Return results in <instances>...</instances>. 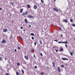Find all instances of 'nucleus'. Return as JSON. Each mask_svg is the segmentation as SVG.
<instances>
[{"label":"nucleus","mask_w":75,"mask_h":75,"mask_svg":"<svg viewBox=\"0 0 75 75\" xmlns=\"http://www.w3.org/2000/svg\"><path fill=\"white\" fill-rule=\"evenodd\" d=\"M61 67H62V68H64V66L63 65H61Z\"/></svg>","instance_id":"c756f323"},{"label":"nucleus","mask_w":75,"mask_h":75,"mask_svg":"<svg viewBox=\"0 0 75 75\" xmlns=\"http://www.w3.org/2000/svg\"><path fill=\"white\" fill-rule=\"evenodd\" d=\"M27 14H28V11H26L25 12H23V13L22 15L23 16H24L27 15Z\"/></svg>","instance_id":"f257e3e1"},{"label":"nucleus","mask_w":75,"mask_h":75,"mask_svg":"<svg viewBox=\"0 0 75 75\" xmlns=\"http://www.w3.org/2000/svg\"><path fill=\"white\" fill-rule=\"evenodd\" d=\"M56 1V0H54V1Z\"/></svg>","instance_id":"5fc2aeb1"},{"label":"nucleus","mask_w":75,"mask_h":75,"mask_svg":"<svg viewBox=\"0 0 75 75\" xmlns=\"http://www.w3.org/2000/svg\"><path fill=\"white\" fill-rule=\"evenodd\" d=\"M31 35H32V36H34V34L33 33H31Z\"/></svg>","instance_id":"4be33fe9"},{"label":"nucleus","mask_w":75,"mask_h":75,"mask_svg":"<svg viewBox=\"0 0 75 75\" xmlns=\"http://www.w3.org/2000/svg\"><path fill=\"white\" fill-rule=\"evenodd\" d=\"M23 31H25V30H24V29L23 30Z\"/></svg>","instance_id":"864d4df0"},{"label":"nucleus","mask_w":75,"mask_h":75,"mask_svg":"<svg viewBox=\"0 0 75 75\" xmlns=\"http://www.w3.org/2000/svg\"><path fill=\"white\" fill-rule=\"evenodd\" d=\"M21 29H23V27H21Z\"/></svg>","instance_id":"c03bdc74"},{"label":"nucleus","mask_w":75,"mask_h":75,"mask_svg":"<svg viewBox=\"0 0 75 75\" xmlns=\"http://www.w3.org/2000/svg\"><path fill=\"white\" fill-rule=\"evenodd\" d=\"M59 75H61V74H59Z\"/></svg>","instance_id":"6e6d98bb"},{"label":"nucleus","mask_w":75,"mask_h":75,"mask_svg":"<svg viewBox=\"0 0 75 75\" xmlns=\"http://www.w3.org/2000/svg\"><path fill=\"white\" fill-rule=\"evenodd\" d=\"M27 7L28 8H30V5H27Z\"/></svg>","instance_id":"dca6fc26"},{"label":"nucleus","mask_w":75,"mask_h":75,"mask_svg":"<svg viewBox=\"0 0 75 75\" xmlns=\"http://www.w3.org/2000/svg\"><path fill=\"white\" fill-rule=\"evenodd\" d=\"M70 54L71 55H73V54H72V52H70Z\"/></svg>","instance_id":"393cba45"},{"label":"nucleus","mask_w":75,"mask_h":75,"mask_svg":"<svg viewBox=\"0 0 75 75\" xmlns=\"http://www.w3.org/2000/svg\"><path fill=\"white\" fill-rule=\"evenodd\" d=\"M70 22L72 23V22H73V21H72V19H70Z\"/></svg>","instance_id":"f3484780"},{"label":"nucleus","mask_w":75,"mask_h":75,"mask_svg":"<svg viewBox=\"0 0 75 75\" xmlns=\"http://www.w3.org/2000/svg\"><path fill=\"white\" fill-rule=\"evenodd\" d=\"M53 10L55 11H57V12H58V10L57 9V8H53Z\"/></svg>","instance_id":"20e7f679"},{"label":"nucleus","mask_w":75,"mask_h":75,"mask_svg":"<svg viewBox=\"0 0 75 75\" xmlns=\"http://www.w3.org/2000/svg\"><path fill=\"white\" fill-rule=\"evenodd\" d=\"M5 60H6V59H5Z\"/></svg>","instance_id":"4d7b16f0"},{"label":"nucleus","mask_w":75,"mask_h":75,"mask_svg":"<svg viewBox=\"0 0 75 75\" xmlns=\"http://www.w3.org/2000/svg\"><path fill=\"white\" fill-rule=\"evenodd\" d=\"M39 42L41 45H42V41L41 40H39Z\"/></svg>","instance_id":"6e6552de"},{"label":"nucleus","mask_w":75,"mask_h":75,"mask_svg":"<svg viewBox=\"0 0 75 75\" xmlns=\"http://www.w3.org/2000/svg\"><path fill=\"white\" fill-rule=\"evenodd\" d=\"M20 38L21 39H22V38L21 37H20Z\"/></svg>","instance_id":"49530a36"},{"label":"nucleus","mask_w":75,"mask_h":75,"mask_svg":"<svg viewBox=\"0 0 75 75\" xmlns=\"http://www.w3.org/2000/svg\"><path fill=\"white\" fill-rule=\"evenodd\" d=\"M41 74L42 75H44V72H42L41 73Z\"/></svg>","instance_id":"c85d7f7f"},{"label":"nucleus","mask_w":75,"mask_h":75,"mask_svg":"<svg viewBox=\"0 0 75 75\" xmlns=\"http://www.w3.org/2000/svg\"><path fill=\"white\" fill-rule=\"evenodd\" d=\"M57 69H58V71H59V72H61V71L60 70V68H59V67H57Z\"/></svg>","instance_id":"1a4fd4ad"},{"label":"nucleus","mask_w":75,"mask_h":75,"mask_svg":"<svg viewBox=\"0 0 75 75\" xmlns=\"http://www.w3.org/2000/svg\"><path fill=\"white\" fill-rule=\"evenodd\" d=\"M47 68L48 69H49V68H50V67H49L48 66H47Z\"/></svg>","instance_id":"c9c22d12"},{"label":"nucleus","mask_w":75,"mask_h":75,"mask_svg":"<svg viewBox=\"0 0 75 75\" xmlns=\"http://www.w3.org/2000/svg\"><path fill=\"white\" fill-rule=\"evenodd\" d=\"M35 57V55H34V57Z\"/></svg>","instance_id":"3c124183"},{"label":"nucleus","mask_w":75,"mask_h":75,"mask_svg":"<svg viewBox=\"0 0 75 75\" xmlns=\"http://www.w3.org/2000/svg\"><path fill=\"white\" fill-rule=\"evenodd\" d=\"M34 44H35V46H36V45L37 44V43L35 42H34Z\"/></svg>","instance_id":"a878e982"},{"label":"nucleus","mask_w":75,"mask_h":75,"mask_svg":"<svg viewBox=\"0 0 75 75\" xmlns=\"http://www.w3.org/2000/svg\"><path fill=\"white\" fill-rule=\"evenodd\" d=\"M16 74L17 75H19V73H18V72H16Z\"/></svg>","instance_id":"412c9836"},{"label":"nucleus","mask_w":75,"mask_h":75,"mask_svg":"<svg viewBox=\"0 0 75 75\" xmlns=\"http://www.w3.org/2000/svg\"><path fill=\"white\" fill-rule=\"evenodd\" d=\"M72 26L73 27H75V24H72Z\"/></svg>","instance_id":"5701e85b"},{"label":"nucleus","mask_w":75,"mask_h":75,"mask_svg":"<svg viewBox=\"0 0 75 75\" xmlns=\"http://www.w3.org/2000/svg\"><path fill=\"white\" fill-rule=\"evenodd\" d=\"M7 66H8V65H8V64H7Z\"/></svg>","instance_id":"603ef678"},{"label":"nucleus","mask_w":75,"mask_h":75,"mask_svg":"<svg viewBox=\"0 0 75 75\" xmlns=\"http://www.w3.org/2000/svg\"><path fill=\"white\" fill-rule=\"evenodd\" d=\"M21 71H22V72L23 74H24V71L23 70V69L21 70Z\"/></svg>","instance_id":"2eb2a0df"},{"label":"nucleus","mask_w":75,"mask_h":75,"mask_svg":"<svg viewBox=\"0 0 75 75\" xmlns=\"http://www.w3.org/2000/svg\"><path fill=\"white\" fill-rule=\"evenodd\" d=\"M32 39V40H34V37H31Z\"/></svg>","instance_id":"bb28decb"},{"label":"nucleus","mask_w":75,"mask_h":75,"mask_svg":"<svg viewBox=\"0 0 75 75\" xmlns=\"http://www.w3.org/2000/svg\"><path fill=\"white\" fill-rule=\"evenodd\" d=\"M54 41H56L57 42H58V40H54Z\"/></svg>","instance_id":"473e14b6"},{"label":"nucleus","mask_w":75,"mask_h":75,"mask_svg":"<svg viewBox=\"0 0 75 75\" xmlns=\"http://www.w3.org/2000/svg\"><path fill=\"white\" fill-rule=\"evenodd\" d=\"M6 75H8V73H6Z\"/></svg>","instance_id":"8fccbe9b"},{"label":"nucleus","mask_w":75,"mask_h":75,"mask_svg":"<svg viewBox=\"0 0 75 75\" xmlns=\"http://www.w3.org/2000/svg\"><path fill=\"white\" fill-rule=\"evenodd\" d=\"M52 64L53 65V67H55V63L53 62H52Z\"/></svg>","instance_id":"a211bd4d"},{"label":"nucleus","mask_w":75,"mask_h":75,"mask_svg":"<svg viewBox=\"0 0 75 75\" xmlns=\"http://www.w3.org/2000/svg\"><path fill=\"white\" fill-rule=\"evenodd\" d=\"M41 1V2L42 3H43V1H42V0H40Z\"/></svg>","instance_id":"f704fd0d"},{"label":"nucleus","mask_w":75,"mask_h":75,"mask_svg":"<svg viewBox=\"0 0 75 75\" xmlns=\"http://www.w3.org/2000/svg\"><path fill=\"white\" fill-rule=\"evenodd\" d=\"M21 41H23V40L22 38L21 39Z\"/></svg>","instance_id":"de8ad7c7"},{"label":"nucleus","mask_w":75,"mask_h":75,"mask_svg":"<svg viewBox=\"0 0 75 75\" xmlns=\"http://www.w3.org/2000/svg\"><path fill=\"white\" fill-rule=\"evenodd\" d=\"M0 10H1H1H2V8H0Z\"/></svg>","instance_id":"4c0bfd02"},{"label":"nucleus","mask_w":75,"mask_h":75,"mask_svg":"<svg viewBox=\"0 0 75 75\" xmlns=\"http://www.w3.org/2000/svg\"><path fill=\"white\" fill-rule=\"evenodd\" d=\"M25 23H26V24L28 23V21H27V20L26 19H25Z\"/></svg>","instance_id":"9b49d317"},{"label":"nucleus","mask_w":75,"mask_h":75,"mask_svg":"<svg viewBox=\"0 0 75 75\" xmlns=\"http://www.w3.org/2000/svg\"><path fill=\"white\" fill-rule=\"evenodd\" d=\"M37 68V66H35V68Z\"/></svg>","instance_id":"ea45409f"},{"label":"nucleus","mask_w":75,"mask_h":75,"mask_svg":"<svg viewBox=\"0 0 75 75\" xmlns=\"http://www.w3.org/2000/svg\"><path fill=\"white\" fill-rule=\"evenodd\" d=\"M3 61V58L1 57H0V61Z\"/></svg>","instance_id":"ddd939ff"},{"label":"nucleus","mask_w":75,"mask_h":75,"mask_svg":"<svg viewBox=\"0 0 75 75\" xmlns=\"http://www.w3.org/2000/svg\"><path fill=\"white\" fill-rule=\"evenodd\" d=\"M62 60H63L64 61H65V60H68V59L67 58H62Z\"/></svg>","instance_id":"423d86ee"},{"label":"nucleus","mask_w":75,"mask_h":75,"mask_svg":"<svg viewBox=\"0 0 75 75\" xmlns=\"http://www.w3.org/2000/svg\"><path fill=\"white\" fill-rule=\"evenodd\" d=\"M59 44L60 43H61V41H59V42H58Z\"/></svg>","instance_id":"a19ab883"},{"label":"nucleus","mask_w":75,"mask_h":75,"mask_svg":"<svg viewBox=\"0 0 75 75\" xmlns=\"http://www.w3.org/2000/svg\"><path fill=\"white\" fill-rule=\"evenodd\" d=\"M63 22H64V23H68V21L67 19H65V20L64 19L63 20Z\"/></svg>","instance_id":"7ed1b4c3"},{"label":"nucleus","mask_w":75,"mask_h":75,"mask_svg":"<svg viewBox=\"0 0 75 75\" xmlns=\"http://www.w3.org/2000/svg\"><path fill=\"white\" fill-rule=\"evenodd\" d=\"M56 52H58V50H56Z\"/></svg>","instance_id":"09e8293b"},{"label":"nucleus","mask_w":75,"mask_h":75,"mask_svg":"<svg viewBox=\"0 0 75 75\" xmlns=\"http://www.w3.org/2000/svg\"><path fill=\"white\" fill-rule=\"evenodd\" d=\"M28 18H33L34 17V16H32L31 15H28Z\"/></svg>","instance_id":"f03ea898"},{"label":"nucleus","mask_w":75,"mask_h":75,"mask_svg":"<svg viewBox=\"0 0 75 75\" xmlns=\"http://www.w3.org/2000/svg\"><path fill=\"white\" fill-rule=\"evenodd\" d=\"M40 54L41 56H43V55H42V53H40Z\"/></svg>","instance_id":"72a5a7b5"},{"label":"nucleus","mask_w":75,"mask_h":75,"mask_svg":"<svg viewBox=\"0 0 75 75\" xmlns=\"http://www.w3.org/2000/svg\"><path fill=\"white\" fill-rule=\"evenodd\" d=\"M17 64L18 66H19V65H20V63H18Z\"/></svg>","instance_id":"cd10ccee"},{"label":"nucleus","mask_w":75,"mask_h":75,"mask_svg":"<svg viewBox=\"0 0 75 75\" xmlns=\"http://www.w3.org/2000/svg\"><path fill=\"white\" fill-rule=\"evenodd\" d=\"M37 8V6L34 5V8L35 9H36Z\"/></svg>","instance_id":"4468645a"},{"label":"nucleus","mask_w":75,"mask_h":75,"mask_svg":"<svg viewBox=\"0 0 75 75\" xmlns=\"http://www.w3.org/2000/svg\"><path fill=\"white\" fill-rule=\"evenodd\" d=\"M17 49H15V52H17Z\"/></svg>","instance_id":"58836bf2"},{"label":"nucleus","mask_w":75,"mask_h":75,"mask_svg":"<svg viewBox=\"0 0 75 75\" xmlns=\"http://www.w3.org/2000/svg\"><path fill=\"white\" fill-rule=\"evenodd\" d=\"M25 58L27 60H28V57L27 56H25Z\"/></svg>","instance_id":"9d476101"},{"label":"nucleus","mask_w":75,"mask_h":75,"mask_svg":"<svg viewBox=\"0 0 75 75\" xmlns=\"http://www.w3.org/2000/svg\"><path fill=\"white\" fill-rule=\"evenodd\" d=\"M29 27H31V25H29Z\"/></svg>","instance_id":"37998d69"},{"label":"nucleus","mask_w":75,"mask_h":75,"mask_svg":"<svg viewBox=\"0 0 75 75\" xmlns=\"http://www.w3.org/2000/svg\"><path fill=\"white\" fill-rule=\"evenodd\" d=\"M7 29L6 28H5V29H4V32H7Z\"/></svg>","instance_id":"0eeeda50"},{"label":"nucleus","mask_w":75,"mask_h":75,"mask_svg":"<svg viewBox=\"0 0 75 75\" xmlns=\"http://www.w3.org/2000/svg\"><path fill=\"white\" fill-rule=\"evenodd\" d=\"M1 43L2 44H5V43H6V42L3 39V41H2L1 42Z\"/></svg>","instance_id":"39448f33"},{"label":"nucleus","mask_w":75,"mask_h":75,"mask_svg":"<svg viewBox=\"0 0 75 75\" xmlns=\"http://www.w3.org/2000/svg\"><path fill=\"white\" fill-rule=\"evenodd\" d=\"M61 37H63V35L62 34L61 35Z\"/></svg>","instance_id":"e433bc0d"},{"label":"nucleus","mask_w":75,"mask_h":75,"mask_svg":"<svg viewBox=\"0 0 75 75\" xmlns=\"http://www.w3.org/2000/svg\"><path fill=\"white\" fill-rule=\"evenodd\" d=\"M63 50V49H62V48L60 51H62Z\"/></svg>","instance_id":"2f4dec72"},{"label":"nucleus","mask_w":75,"mask_h":75,"mask_svg":"<svg viewBox=\"0 0 75 75\" xmlns=\"http://www.w3.org/2000/svg\"><path fill=\"white\" fill-rule=\"evenodd\" d=\"M58 28H59V30H61V31H62V29L60 27H58Z\"/></svg>","instance_id":"aec40b11"},{"label":"nucleus","mask_w":75,"mask_h":75,"mask_svg":"<svg viewBox=\"0 0 75 75\" xmlns=\"http://www.w3.org/2000/svg\"><path fill=\"white\" fill-rule=\"evenodd\" d=\"M65 46H66V47H67V45H65Z\"/></svg>","instance_id":"a18cd8bd"},{"label":"nucleus","mask_w":75,"mask_h":75,"mask_svg":"<svg viewBox=\"0 0 75 75\" xmlns=\"http://www.w3.org/2000/svg\"><path fill=\"white\" fill-rule=\"evenodd\" d=\"M11 4L12 5H13V4H14V2H11Z\"/></svg>","instance_id":"b1692460"},{"label":"nucleus","mask_w":75,"mask_h":75,"mask_svg":"<svg viewBox=\"0 0 75 75\" xmlns=\"http://www.w3.org/2000/svg\"><path fill=\"white\" fill-rule=\"evenodd\" d=\"M64 44H68V42L67 41H65L64 42Z\"/></svg>","instance_id":"6ab92c4d"},{"label":"nucleus","mask_w":75,"mask_h":75,"mask_svg":"<svg viewBox=\"0 0 75 75\" xmlns=\"http://www.w3.org/2000/svg\"><path fill=\"white\" fill-rule=\"evenodd\" d=\"M18 50H20V47H18Z\"/></svg>","instance_id":"7c9ffc66"},{"label":"nucleus","mask_w":75,"mask_h":75,"mask_svg":"<svg viewBox=\"0 0 75 75\" xmlns=\"http://www.w3.org/2000/svg\"><path fill=\"white\" fill-rule=\"evenodd\" d=\"M23 8H22L20 11L21 13H23Z\"/></svg>","instance_id":"f8f14e48"},{"label":"nucleus","mask_w":75,"mask_h":75,"mask_svg":"<svg viewBox=\"0 0 75 75\" xmlns=\"http://www.w3.org/2000/svg\"><path fill=\"white\" fill-rule=\"evenodd\" d=\"M38 1L39 0H38Z\"/></svg>","instance_id":"13d9d810"},{"label":"nucleus","mask_w":75,"mask_h":75,"mask_svg":"<svg viewBox=\"0 0 75 75\" xmlns=\"http://www.w3.org/2000/svg\"><path fill=\"white\" fill-rule=\"evenodd\" d=\"M61 43H62V44H63V43L64 44V42H61Z\"/></svg>","instance_id":"79ce46f5"}]
</instances>
